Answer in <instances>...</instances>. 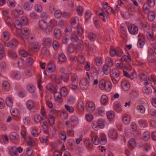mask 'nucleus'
I'll list each match as a JSON object with an SVG mask.
<instances>
[{"label":"nucleus","instance_id":"603ef678","mask_svg":"<svg viewBox=\"0 0 156 156\" xmlns=\"http://www.w3.org/2000/svg\"><path fill=\"white\" fill-rule=\"evenodd\" d=\"M108 99V98L106 95H102L101 99V104L104 105L107 101Z\"/></svg>","mask_w":156,"mask_h":156},{"label":"nucleus","instance_id":"4d7b16f0","mask_svg":"<svg viewBox=\"0 0 156 156\" xmlns=\"http://www.w3.org/2000/svg\"><path fill=\"white\" fill-rule=\"evenodd\" d=\"M104 8L105 9L106 11L108 14H110L111 12L114 13L112 9L109 6H105L103 5Z\"/></svg>","mask_w":156,"mask_h":156},{"label":"nucleus","instance_id":"0eeeda50","mask_svg":"<svg viewBox=\"0 0 156 156\" xmlns=\"http://www.w3.org/2000/svg\"><path fill=\"white\" fill-rule=\"evenodd\" d=\"M11 76L13 79L19 80L21 78V74L18 71H13L12 73Z\"/></svg>","mask_w":156,"mask_h":156},{"label":"nucleus","instance_id":"680f3d73","mask_svg":"<svg viewBox=\"0 0 156 156\" xmlns=\"http://www.w3.org/2000/svg\"><path fill=\"white\" fill-rule=\"evenodd\" d=\"M70 120L72 122L75 123H78V119L76 115H72L71 116Z\"/></svg>","mask_w":156,"mask_h":156},{"label":"nucleus","instance_id":"412c9836","mask_svg":"<svg viewBox=\"0 0 156 156\" xmlns=\"http://www.w3.org/2000/svg\"><path fill=\"white\" fill-rule=\"evenodd\" d=\"M33 6L32 3L27 2L24 4V8L26 10H31L32 9Z\"/></svg>","mask_w":156,"mask_h":156},{"label":"nucleus","instance_id":"20e7f679","mask_svg":"<svg viewBox=\"0 0 156 156\" xmlns=\"http://www.w3.org/2000/svg\"><path fill=\"white\" fill-rule=\"evenodd\" d=\"M128 30L132 34H136L138 32V30L137 27L134 24H132L129 26Z\"/></svg>","mask_w":156,"mask_h":156},{"label":"nucleus","instance_id":"79ce46f5","mask_svg":"<svg viewBox=\"0 0 156 156\" xmlns=\"http://www.w3.org/2000/svg\"><path fill=\"white\" fill-rule=\"evenodd\" d=\"M57 25V21L54 19L51 20L49 23L48 26L52 27L53 28Z\"/></svg>","mask_w":156,"mask_h":156},{"label":"nucleus","instance_id":"6e6552de","mask_svg":"<svg viewBox=\"0 0 156 156\" xmlns=\"http://www.w3.org/2000/svg\"><path fill=\"white\" fill-rule=\"evenodd\" d=\"M52 42V40L51 38L46 37L43 39L42 44L44 45L49 47L51 45Z\"/></svg>","mask_w":156,"mask_h":156},{"label":"nucleus","instance_id":"3c124183","mask_svg":"<svg viewBox=\"0 0 156 156\" xmlns=\"http://www.w3.org/2000/svg\"><path fill=\"white\" fill-rule=\"evenodd\" d=\"M41 52L44 55L48 57L50 55L49 51L47 50V48L44 47L41 50Z\"/></svg>","mask_w":156,"mask_h":156},{"label":"nucleus","instance_id":"72a5a7b5","mask_svg":"<svg viewBox=\"0 0 156 156\" xmlns=\"http://www.w3.org/2000/svg\"><path fill=\"white\" fill-rule=\"evenodd\" d=\"M9 137L11 139L16 140L19 138V135L15 132H12L9 135Z\"/></svg>","mask_w":156,"mask_h":156},{"label":"nucleus","instance_id":"0e129e2a","mask_svg":"<svg viewBox=\"0 0 156 156\" xmlns=\"http://www.w3.org/2000/svg\"><path fill=\"white\" fill-rule=\"evenodd\" d=\"M150 6L147 3H144L143 5V9L144 11L147 12L149 11Z\"/></svg>","mask_w":156,"mask_h":156},{"label":"nucleus","instance_id":"338daca9","mask_svg":"<svg viewBox=\"0 0 156 156\" xmlns=\"http://www.w3.org/2000/svg\"><path fill=\"white\" fill-rule=\"evenodd\" d=\"M105 109L102 106L99 108L98 110V113L101 116H103L105 114Z\"/></svg>","mask_w":156,"mask_h":156},{"label":"nucleus","instance_id":"4be33fe9","mask_svg":"<svg viewBox=\"0 0 156 156\" xmlns=\"http://www.w3.org/2000/svg\"><path fill=\"white\" fill-rule=\"evenodd\" d=\"M106 115L107 118L109 119H113L115 117V113L113 111H108Z\"/></svg>","mask_w":156,"mask_h":156},{"label":"nucleus","instance_id":"c9c22d12","mask_svg":"<svg viewBox=\"0 0 156 156\" xmlns=\"http://www.w3.org/2000/svg\"><path fill=\"white\" fill-rule=\"evenodd\" d=\"M54 94V97L56 100H58L61 99L63 96L60 92H57V90L55 92L53 93Z\"/></svg>","mask_w":156,"mask_h":156},{"label":"nucleus","instance_id":"a18cd8bd","mask_svg":"<svg viewBox=\"0 0 156 156\" xmlns=\"http://www.w3.org/2000/svg\"><path fill=\"white\" fill-rule=\"evenodd\" d=\"M112 73L113 76L115 78L118 77L119 75V71L116 69H114L112 71Z\"/></svg>","mask_w":156,"mask_h":156},{"label":"nucleus","instance_id":"a878e982","mask_svg":"<svg viewBox=\"0 0 156 156\" xmlns=\"http://www.w3.org/2000/svg\"><path fill=\"white\" fill-rule=\"evenodd\" d=\"M72 83L75 84H77L78 81V77L76 74L72 75L71 77Z\"/></svg>","mask_w":156,"mask_h":156},{"label":"nucleus","instance_id":"2f4dec72","mask_svg":"<svg viewBox=\"0 0 156 156\" xmlns=\"http://www.w3.org/2000/svg\"><path fill=\"white\" fill-rule=\"evenodd\" d=\"M10 112L12 115L14 116H18L19 115L18 110L17 108H12Z\"/></svg>","mask_w":156,"mask_h":156},{"label":"nucleus","instance_id":"ddd939ff","mask_svg":"<svg viewBox=\"0 0 156 156\" xmlns=\"http://www.w3.org/2000/svg\"><path fill=\"white\" fill-rule=\"evenodd\" d=\"M60 78L65 82H67L69 79V74L67 73L62 72Z\"/></svg>","mask_w":156,"mask_h":156},{"label":"nucleus","instance_id":"f3484780","mask_svg":"<svg viewBox=\"0 0 156 156\" xmlns=\"http://www.w3.org/2000/svg\"><path fill=\"white\" fill-rule=\"evenodd\" d=\"M27 90L31 93H33L35 91L36 88L35 86L31 84H28L27 85Z\"/></svg>","mask_w":156,"mask_h":156},{"label":"nucleus","instance_id":"09e8293b","mask_svg":"<svg viewBox=\"0 0 156 156\" xmlns=\"http://www.w3.org/2000/svg\"><path fill=\"white\" fill-rule=\"evenodd\" d=\"M62 15V12L60 10H56L54 13L55 17L57 18H60Z\"/></svg>","mask_w":156,"mask_h":156},{"label":"nucleus","instance_id":"a211bd4d","mask_svg":"<svg viewBox=\"0 0 156 156\" xmlns=\"http://www.w3.org/2000/svg\"><path fill=\"white\" fill-rule=\"evenodd\" d=\"M27 107L29 110H31L34 106V101L31 100H29L27 101L26 103Z\"/></svg>","mask_w":156,"mask_h":156},{"label":"nucleus","instance_id":"f257e3e1","mask_svg":"<svg viewBox=\"0 0 156 156\" xmlns=\"http://www.w3.org/2000/svg\"><path fill=\"white\" fill-rule=\"evenodd\" d=\"M122 50L120 48H117L116 50L113 48L110 49V54L112 57L116 55L119 57L121 56L122 54Z\"/></svg>","mask_w":156,"mask_h":156},{"label":"nucleus","instance_id":"e2e57ef3","mask_svg":"<svg viewBox=\"0 0 156 156\" xmlns=\"http://www.w3.org/2000/svg\"><path fill=\"white\" fill-rule=\"evenodd\" d=\"M143 90L144 93L147 94H150L152 92L151 90L150 87H144L143 88Z\"/></svg>","mask_w":156,"mask_h":156},{"label":"nucleus","instance_id":"69168bd1","mask_svg":"<svg viewBox=\"0 0 156 156\" xmlns=\"http://www.w3.org/2000/svg\"><path fill=\"white\" fill-rule=\"evenodd\" d=\"M41 143H44L45 145H47L49 143V140L46 137H42L40 140Z\"/></svg>","mask_w":156,"mask_h":156},{"label":"nucleus","instance_id":"c85d7f7f","mask_svg":"<svg viewBox=\"0 0 156 156\" xmlns=\"http://www.w3.org/2000/svg\"><path fill=\"white\" fill-rule=\"evenodd\" d=\"M114 109L117 112H119L122 111V108L121 106L119 105L118 102H116L114 104Z\"/></svg>","mask_w":156,"mask_h":156},{"label":"nucleus","instance_id":"8fccbe9b","mask_svg":"<svg viewBox=\"0 0 156 156\" xmlns=\"http://www.w3.org/2000/svg\"><path fill=\"white\" fill-rule=\"evenodd\" d=\"M106 82V81L104 80H102L99 83V86L101 90H104L105 89Z\"/></svg>","mask_w":156,"mask_h":156},{"label":"nucleus","instance_id":"2eb2a0df","mask_svg":"<svg viewBox=\"0 0 156 156\" xmlns=\"http://www.w3.org/2000/svg\"><path fill=\"white\" fill-rule=\"evenodd\" d=\"M84 48L83 41H80L75 46V50L77 51H82Z\"/></svg>","mask_w":156,"mask_h":156},{"label":"nucleus","instance_id":"7c9ffc66","mask_svg":"<svg viewBox=\"0 0 156 156\" xmlns=\"http://www.w3.org/2000/svg\"><path fill=\"white\" fill-rule=\"evenodd\" d=\"M16 4V3L15 0H8L7 1L8 5L11 8H14Z\"/></svg>","mask_w":156,"mask_h":156},{"label":"nucleus","instance_id":"7ed1b4c3","mask_svg":"<svg viewBox=\"0 0 156 156\" xmlns=\"http://www.w3.org/2000/svg\"><path fill=\"white\" fill-rule=\"evenodd\" d=\"M108 135L109 137L113 140L117 139L118 137V133L116 130L114 129H112L110 130Z\"/></svg>","mask_w":156,"mask_h":156},{"label":"nucleus","instance_id":"58836bf2","mask_svg":"<svg viewBox=\"0 0 156 156\" xmlns=\"http://www.w3.org/2000/svg\"><path fill=\"white\" fill-rule=\"evenodd\" d=\"M78 20V17H75L71 22V26L73 28H76L77 26V22Z\"/></svg>","mask_w":156,"mask_h":156},{"label":"nucleus","instance_id":"f704fd0d","mask_svg":"<svg viewBox=\"0 0 156 156\" xmlns=\"http://www.w3.org/2000/svg\"><path fill=\"white\" fill-rule=\"evenodd\" d=\"M84 144L87 147L91 148L93 146L92 141L88 139L86 140H85Z\"/></svg>","mask_w":156,"mask_h":156},{"label":"nucleus","instance_id":"ea45409f","mask_svg":"<svg viewBox=\"0 0 156 156\" xmlns=\"http://www.w3.org/2000/svg\"><path fill=\"white\" fill-rule=\"evenodd\" d=\"M14 25L15 26V27L16 29L18 30H20L21 29L22 26H23L22 25L21 22L19 20H16L15 21L14 23Z\"/></svg>","mask_w":156,"mask_h":156},{"label":"nucleus","instance_id":"5fc2aeb1","mask_svg":"<svg viewBox=\"0 0 156 156\" xmlns=\"http://www.w3.org/2000/svg\"><path fill=\"white\" fill-rule=\"evenodd\" d=\"M111 83L109 81H106L105 83V88L106 90L107 91H110L111 89Z\"/></svg>","mask_w":156,"mask_h":156},{"label":"nucleus","instance_id":"f8f14e48","mask_svg":"<svg viewBox=\"0 0 156 156\" xmlns=\"http://www.w3.org/2000/svg\"><path fill=\"white\" fill-rule=\"evenodd\" d=\"M9 153L12 156H18L17 147L15 146L11 147L9 149Z\"/></svg>","mask_w":156,"mask_h":156},{"label":"nucleus","instance_id":"aec40b11","mask_svg":"<svg viewBox=\"0 0 156 156\" xmlns=\"http://www.w3.org/2000/svg\"><path fill=\"white\" fill-rule=\"evenodd\" d=\"M102 71L104 73L107 75L109 74L111 72L110 68L107 65H104L103 66Z\"/></svg>","mask_w":156,"mask_h":156},{"label":"nucleus","instance_id":"c756f323","mask_svg":"<svg viewBox=\"0 0 156 156\" xmlns=\"http://www.w3.org/2000/svg\"><path fill=\"white\" fill-rule=\"evenodd\" d=\"M150 137V134L149 132L147 131L143 133V139L144 140L147 141L148 140Z\"/></svg>","mask_w":156,"mask_h":156},{"label":"nucleus","instance_id":"dca6fc26","mask_svg":"<svg viewBox=\"0 0 156 156\" xmlns=\"http://www.w3.org/2000/svg\"><path fill=\"white\" fill-rule=\"evenodd\" d=\"M54 35L57 39H59L61 36V32L60 30L57 28H55L53 31Z\"/></svg>","mask_w":156,"mask_h":156},{"label":"nucleus","instance_id":"bb28decb","mask_svg":"<svg viewBox=\"0 0 156 156\" xmlns=\"http://www.w3.org/2000/svg\"><path fill=\"white\" fill-rule=\"evenodd\" d=\"M27 144L32 146L35 145V141L33 139L30 137H28L27 139H26Z\"/></svg>","mask_w":156,"mask_h":156},{"label":"nucleus","instance_id":"e433bc0d","mask_svg":"<svg viewBox=\"0 0 156 156\" xmlns=\"http://www.w3.org/2000/svg\"><path fill=\"white\" fill-rule=\"evenodd\" d=\"M45 111V110L44 107H42L41 111V114L42 115V117L41 118V120H44L45 119L47 118Z\"/></svg>","mask_w":156,"mask_h":156},{"label":"nucleus","instance_id":"13d9d810","mask_svg":"<svg viewBox=\"0 0 156 156\" xmlns=\"http://www.w3.org/2000/svg\"><path fill=\"white\" fill-rule=\"evenodd\" d=\"M21 32L23 35L26 36L29 33V29L26 27H23L21 29Z\"/></svg>","mask_w":156,"mask_h":156},{"label":"nucleus","instance_id":"bf43d9fd","mask_svg":"<svg viewBox=\"0 0 156 156\" xmlns=\"http://www.w3.org/2000/svg\"><path fill=\"white\" fill-rule=\"evenodd\" d=\"M129 142L130 146L131 147H133L136 146V142L134 139L132 138L129 139Z\"/></svg>","mask_w":156,"mask_h":156},{"label":"nucleus","instance_id":"f03ea898","mask_svg":"<svg viewBox=\"0 0 156 156\" xmlns=\"http://www.w3.org/2000/svg\"><path fill=\"white\" fill-rule=\"evenodd\" d=\"M18 44V42L16 39H12L9 42L4 43V45L7 47H10L12 48H15L16 47Z\"/></svg>","mask_w":156,"mask_h":156},{"label":"nucleus","instance_id":"864d4df0","mask_svg":"<svg viewBox=\"0 0 156 156\" xmlns=\"http://www.w3.org/2000/svg\"><path fill=\"white\" fill-rule=\"evenodd\" d=\"M3 48V45L2 44L0 43V58H3L5 55Z\"/></svg>","mask_w":156,"mask_h":156},{"label":"nucleus","instance_id":"1a4fd4ad","mask_svg":"<svg viewBox=\"0 0 156 156\" xmlns=\"http://www.w3.org/2000/svg\"><path fill=\"white\" fill-rule=\"evenodd\" d=\"M1 86L2 89L5 91H8L10 89V84L9 82L6 81L2 82Z\"/></svg>","mask_w":156,"mask_h":156},{"label":"nucleus","instance_id":"9b49d317","mask_svg":"<svg viewBox=\"0 0 156 156\" xmlns=\"http://www.w3.org/2000/svg\"><path fill=\"white\" fill-rule=\"evenodd\" d=\"M56 67L55 64L52 62H50L48 65L46 69L48 72L52 73L55 70Z\"/></svg>","mask_w":156,"mask_h":156},{"label":"nucleus","instance_id":"6e6d98bb","mask_svg":"<svg viewBox=\"0 0 156 156\" xmlns=\"http://www.w3.org/2000/svg\"><path fill=\"white\" fill-rule=\"evenodd\" d=\"M20 22L24 26L26 25L27 23V17L24 16H22L21 18Z\"/></svg>","mask_w":156,"mask_h":156},{"label":"nucleus","instance_id":"b1692460","mask_svg":"<svg viewBox=\"0 0 156 156\" xmlns=\"http://www.w3.org/2000/svg\"><path fill=\"white\" fill-rule=\"evenodd\" d=\"M47 27L46 22L44 20H40V28L42 29L43 30L45 29Z\"/></svg>","mask_w":156,"mask_h":156},{"label":"nucleus","instance_id":"774afa93","mask_svg":"<svg viewBox=\"0 0 156 156\" xmlns=\"http://www.w3.org/2000/svg\"><path fill=\"white\" fill-rule=\"evenodd\" d=\"M59 136L61 140L65 141L66 138V135L65 132H63L59 134Z\"/></svg>","mask_w":156,"mask_h":156},{"label":"nucleus","instance_id":"6ab92c4d","mask_svg":"<svg viewBox=\"0 0 156 156\" xmlns=\"http://www.w3.org/2000/svg\"><path fill=\"white\" fill-rule=\"evenodd\" d=\"M100 142L102 144H106L107 139L106 135L104 133L101 134L99 137Z\"/></svg>","mask_w":156,"mask_h":156},{"label":"nucleus","instance_id":"37998d69","mask_svg":"<svg viewBox=\"0 0 156 156\" xmlns=\"http://www.w3.org/2000/svg\"><path fill=\"white\" fill-rule=\"evenodd\" d=\"M19 54L22 57H25L30 54H28L27 52L24 49H21L19 51Z\"/></svg>","mask_w":156,"mask_h":156},{"label":"nucleus","instance_id":"cd10ccee","mask_svg":"<svg viewBox=\"0 0 156 156\" xmlns=\"http://www.w3.org/2000/svg\"><path fill=\"white\" fill-rule=\"evenodd\" d=\"M6 104L9 107H11L12 106L13 101L11 98L9 97L6 98L5 100Z\"/></svg>","mask_w":156,"mask_h":156},{"label":"nucleus","instance_id":"9d476101","mask_svg":"<svg viewBox=\"0 0 156 156\" xmlns=\"http://www.w3.org/2000/svg\"><path fill=\"white\" fill-rule=\"evenodd\" d=\"M121 86L123 89L125 91H128L130 89V85L125 80H122L121 82Z\"/></svg>","mask_w":156,"mask_h":156},{"label":"nucleus","instance_id":"393cba45","mask_svg":"<svg viewBox=\"0 0 156 156\" xmlns=\"http://www.w3.org/2000/svg\"><path fill=\"white\" fill-rule=\"evenodd\" d=\"M39 45L37 42H34L32 43L31 45V49L34 51H36L38 50Z\"/></svg>","mask_w":156,"mask_h":156},{"label":"nucleus","instance_id":"49530a36","mask_svg":"<svg viewBox=\"0 0 156 156\" xmlns=\"http://www.w3.org/2000/svg\"><path fill=\"white\" fill-rule=\"evenodd\" d=\"M147 37L149 40L154 41V40L153 33L152 32H148L147 34Z\"/></svg>","mask_w":156,"mask_h":156},{"label":"nucleus","instance_id":"a19ab883","mask_svg":"<svg viewBox=\"0 0 156 156\" xmlns=\"http://www.w3.org/2000/svg\"><path fill=\"white\" fill-rule=\"evenodd\" d=\"M136 109L140 113L143 114L145 112V109L143 105H138L137 106Z\"/></svg>","mask_w":156,"mask_h":156},{"label":"nucleus","instance_id":"423d86ee","mask_svg":"<svg viewBox=\"0 0 156 156\" xmlns=\"http://www.w3.org/2000/svg\"><path fill=\"white\" fill-rule=\"evenodd\" d=\"M89 82L87 79H83L80 81V86L82 90H86L87 89L88 86Z\"/></svg>","mask_w":156,"mask_h":156},{"label":"nucleus","instance_id":"5701e85b","mask_svg":"<svg viewBox=\"0 0 156 156\" xmlns=\"http://www.w3.org/2000/svg\"><path fill=\"white\" fill-rule=\"evenodd\" d=\"M155 17V15L154 12L153 11L149 12L148 14V18L150 21H153Z\"/></svg>","mask_w":156,"mask_h":156},{"label":"nucleus","instance_id":"4c0bfd02","mask_svg":"<svg viewBox=\"0 0 156 156\" xmlns=\"http://www.w3.org/2000/svg\"><path fill=\"white\" fill-rule=\"evenodd\" d=\"M8 55L10 58H14L17 57V55L16 54L11 50H9L8 52Z\"/></svg>","mask_w":156,"mask_h":156},{"label":"nucleus","instance_id":"de8ad7c7","mask_svg":"<svg viewBox=\"0 0 156 156\" xmlns=\"http://www.w3.org/2000/svg\"><path fill=\"white\" fill-rule=\"evenodd\" d=\"M88 37L90 41H94L96 39V36L94 33L90 32L88 34Z\"/></svg>","mask_w":156,"mask_h":156},{"label":"nucleus","instance_id":"39448f33","mask_svg":"<svg viewBox=\"0 0 156 156\" xmlns=\"http://www.w3.org/2000/svg\"><path fill=\"white\" fill-rule=\"evenodd\" d=\"M87 112L90 113L93 112L95 109V104L92 101H90L87 103Z\"/></svg>","mask_w":156,"mask_h":156},{"label":"nucleus","instance_id":"c03bdc74","mask_svg":"<svg viewBox=\"0 0 156 156\" xmlns=\"http://www.w3.org/2000/svg\"><path fill=\"white\" fill-rule=\"evenodd\" d=\"M60 92L63 97H65L67 95V90L65 87H63L60 89Z\"/></svg>","mask_w":156,"mask_h":156},{"label":"nucleus","instance_id":"473e14b6","mask_svg":"<svg viewBox=\"0 0 156 156\" xmlns=\"http://www.w3.org/2000/svg\"><path fill=\"white\" fill-rule=\"evenodd\" d=\"M53 29L52 27L49 26L48 25L47 26V28L43 30H44V34L46 35H49L50 33L52 31Z\"/></svg>","mask_w":156,"mask_h":156},{"label":"nucleus","instance_id":"052dcab7","mask_svg":"<svg viewBox=\"0 0 156 156\" xmlns=\"http://www.w3.org/2000/svg\"><path fill=\"white\" fill-rule=\"evenodd\" d=\"M9 35L8 32H5L2 33V36L5 41H7L9 39Z\"/></svg>","mask_w":156,"mask_h":156},{"label":"nucleus","instance_id":"4468645a","mask_svg":"<svg viewBox=\"0 0 156 156\" xmlns=\"http://www.w3.org/2000/svg\"><path fill=\"white\" fill-rule=\"evenodd\" d=\"M46 87L47 90L52 93L55 92V90H56L58 88V87L56 85L54 86L50 83L47 85Z\"/></svg>","mask_w":156,"mask_h":156}]
</instances>
